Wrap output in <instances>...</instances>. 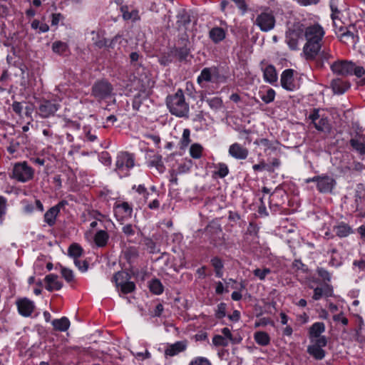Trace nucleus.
Masks as SVG:
<instances>
[{
	"label": "nucleus",
	"mask_w": 365,
	"mask_h": 365,
	"mask_svg": "<svg viewBox=\"0 0 365 365\" xmlns=\"http://www.w3.org/2000/svg\"><path fill=\"white\" fill-rule=\"evenodd\" d=\"M303 34L306 43L303 47L302 54L306 60L313 61L322 48L325 31L322 25L314 23L306 26Z\"/></svg>",
	"instance_id": "nucleus-1"
},
{
	"label": "nucleus",
	"mask_w": 365,
	"mask_h": 365,
	"mask_svg": "<svg viewBox=\"0 0 365 365\" xmlns=\"http://www.w3.org/2000/svg\"><path fill=\"white\" fill-rule=\"evenodd\" d=\"M167 106L170 112L176 116L187 117L189 112V105L185 101V96L181 89L167 98Z\"/></svg>",
	"instance_id": "nucleus-2"
},
{
	"label": "nucleus",
	"mask_w": 365,
	"mask_h": 365,
	"mask_svg": "<svg viewBox=\"0 0 365 365\" xmlns=\"http://www.w3.org/2000/svg\"><path fill=\"white\" fill-rule=\"evenodd\" d=\"M34 169L27 162H19L14 165L11 178L19 182H27L34 176Z\"/></svg>",
	"instance_id": "nucleus-3"
},
{
	"label": "nucleus",
	"mask_w": 365,
	"mask_h": 365,
	"mask_svg": "<svg viewBox=\"0 0 365 365\" xmlns=\"http://www.w3.org/2000/svg\"><path fill=\"white\" fill-rule=\"evenodd\" d=\"M135 166V155L128 152H121L116 158L115 170L120 177L129 175V171Z\"/></svg>",
	"instance_id": "nucleus-4"
},
{
	"label": "nucleus",
	"mask_w": 365,
	"mask_h": 365,
	"mask_svg": "<svg viewBox=\"0 0 365 365\" xmlns=\"http://www.w3.org/2000/svg\"><path fill=\"white\" fill-rule=\"evenodd\" d=\"M113 87L107 80H100L93 85L91 96L98 101L110 98L113 96Z\"/></svg>",
	"instance_id": "nucleus-5"
},
{
	"label": "nucleus",
	"mask_w": 365,
	"mask_h": 365,
	"mask_svg": "<svg viewBox=\"0 0 365 365\" xmlns=\"http://www.w3.org/2000/svg\"><path fill=\"white\" fill-rule=\"evenodd\" d=\"M254 24L264 32L272 30L275 26V18L273 12L269 9L261 12L256 16Z\"/></svg>",
	"instance_id": "nucleus-6"
},
{
	"label": "nucleus",
	"mask_w": 365,
	"mask_h": 365,
	"mask_svg": "<svg viewBox=\"0 0 365 365\" xmlns=\"http://www.w3.org/2000/svg\"><path fill=\"white\" fill-rule=\"evenodd\" d=\"M309 119L317 130L320 132H329L331 125L329 119L324 114H321L319 109H314L309 114Z\"/></svg>",
	"instance_id": "nucleus-7"
},
{
	"label": "nucleus",
	"mask_w": 365,
	"mask_h": 365,
	"mask_svg": "<svg viewBox=\"0 0 365 365\" xmlns=\"http://www.w3.org/2000/svg\"><path fill=\"white\" fill-rule=\"evenodd\" d=\"M60 104L55 99L40 101L38 107V114L43 118H47L55 115L59 109Z\"/></svg>",
	"instance_id": "nucleus-8"
},
{
	"label": "nucleus",
	"mask_w": 365,
	"mask_h": 365,
	"mask_svg": "<svg viewBox=\"0 0 365 365\" xmlns=\"http://www.w3.org/2000/svg\"><path fill=\"white\" fill-rule=\"evenodd\" d=\"M312 344L307 347V352L317 360H322L325 356V351L322 349L327 346V341L325 336L311 341Z\"/></svg>",
	"instance_id": "nucleus-9"
},
{
	"label": "nucleus",
	"mask_w": 365,
	"mask_h": 365,
	"mask_svg": "<svg viewBox=\"0 0 365 365\" xmlns=\"http://www.w3.org/2000/svg\"><path fill=\"white\" fill-rule=\"evenodd\" d=\"M13 111L20 118L24 115L33 120L32 113L34 110V105L26 101H14L11 104Z\"/></svg>",
	"instance_id": "nucleus-10"
},
{
	"label": "nucleus",
	"mask_w": 365,
	"mask_h": 365,
	"mask_svg": "<svg viewBox=\"0 0 365 365\" xmlns=\"http://www.w3.org/2000/svg\"><path fill=\"white\" fill-rule=\"evenodd\" d=\"M294 70L285 69L281 74V86L287 91H294L299 88L298 81L294 77Z\"/></svg>",
	"instance_id": "nucleus-11"
},
{
	"label": "nucleus",
	"mask_w": 365,
	"mask_h": 365,
	"mask_svg": "<svg viewBox=\"0 0 365 365\" xmlns=\"http://www.w3.org/2000/svg\"><path fill=\"white\" fill-rule=\"evenodd\" d=\"M113 212L117 220H123L131 217L133 206L127 202L117 201L113 205Z\"/></svg>",
	"instance_id": "nucleus-12"
},
{
	"label": "nucleus",
	"mask_w": 365,
	"mask_h": 365,
	"mask_svg": "<svg viewBox=\"0 0 365 365\" xmlns=\"http://www.w3.org/2000/svg\"><path fill=\"white\" fill-rule=\"evenodd\" d=\"M190 42L187 38H182L178 42V46L173 48L170 53L176 57L179 61H186L190 53Z\"/></svg>",
	"instance_id": "nucleus-13"
},
{
	"label": "nucleus",
	"mask_w": 365,
	"mask_h": 365,
	"mask_svg": "<svg viewBox=\"0 0 365 365\" xmlns=\"http://www.w3.org/2000/svg\"><path fill=\"white\" fill-rule=\"evenodd\" d=\"M354 68V63L348 61H338L331 65V71L341 76L352 75V69Z\"/></svg>",
	"instance_id": "nucleus-14"
},
{
	"label": "nucleus",
	"mask_w": 365,
	"mask_h": 365,
	"mask_svg": "<svg viewBox=\"0 0 365 365\" xmlns=\"http://www.w3.org/2000/svg\"><path fill=\"white\" fill-rule=\"evenodd\" d=\"M16 304L19 314L24 317H31L36 308L34 302L26 297L17 299Z\"/></svg>",
	"instance_id": "nucleus-15"
},
{
	"label": "nucleus",
	"mask_w": 365,
	"mask_h": 365,
	"mask_svg": "<svg viewBox=\"0 0 365 365\" xmlns=\"http://www.w3.org/2000/svg\"><path fill=\"white\" fill-rule=\"evenodd\" d=\"M68 204L67 201L61 200L55 206L48 209L44 215V221L50 227L56 224V217L58 215L61 209L63 208Z\"/></svg>",
	"instance_id": "nucleus-16"
},
{
	"label": "nucleus",
	"mask_w": 365,
	"mask_h": 365,
	"mask_svg": "<svg viewBox=\"0 0 365 365\" xmlns=\"http://www.w3.org/2000/svg\"><path fill=\"white\" fill-rule=\"evenodd\" d=\"M188 346L187 340L178 341L173 344H168L165 349V357H173L185 351Z\"/></svg>",
	"instance_id": "nucleus-17"
},
{
	"label": "nucleus",
	"mask_w": 365,
	"mask_h": 365,
	"mask_svg": "<svg viewBox=\"0 0 365 365\" xmlns=\"http://www.w3.org/2000/svg\"><path fill=\"white\" fill-rule=\"evenodd\" d=\"M336 185L335 180L327 175H319L317 187L319 192L327 193L331 192Z\"/></svg>",
	"instance_id": "nucleus-18"
},
{
	"label": "nucleus",
	"mask_w": 365,
	"mask_h": 365,
	"mask_svg": "<svg viewBox=\"0 0 365 365\" xmlns=\"http://www.w3.org/2000/svg\"><path fill=\"white\" fill-rule=\"evenodd\" d=\"M303 31L299 29H289L286 33V42L292 50L299 48V41L303 39Z\"/></svg>",
	"instance_id": "nucleus-19"
},
{
	"label": "nucleus",
	"mask_w": 365,
	"mask_h": 365,
	"mask_svg": "<svg viewBox=\"0 0 365 365\" xmlns=\"http://www.w3.org/2000/svg\"><path fill=\"white\" fill-rule=\"evenodd\" d=\"M228 153L236 160H245L249 155L248 149L238 143L232 144L229 148Z\"/></svg>",
	"instance_id": "nucleus-20"
},
{
	"label": "nucleus",
	"mask_w": 365,
	"mask_h": 365,
	"mask_svg": "<svg viewBox=\"0 0 365 365\" xmlns=\"http://www.w3.org/2000/svg\"><path fill=\"white\" fill-rule=\"evenodd\" d=\"M334 294V290L331 285L324 284L322 287H317L314 289L313 299L319 300L322 297H331Z\"/></svg>",
	"instance_id": "nucleus-21"
},
{
	"label": "nucleus",
	"mask_w": 365,
	"mask_h": 365,
	"mask_svg": "<svg viewBox=\"0 0 365 365\" xmlns=\"http://www.w3.org/2000/svg\"><path fill=\"white\" fill-rule=\"evenodd\" d=\"M207 83L210 82L215 84V87H217L219 83H223L225 81V78L223 75H221L219 72V70L215 68H207Z\"/></svg>",
	"instance_id": "nucleus-22"
},
{
	"label": "nucleus",
	"mask_w": 365,
	"mask_h": 365,
	"mask_svg": "<svg viewBox=\"0 0 365 365\" xmlns=\"http://www.w3.org/2000/svg\"><path fill=\"white\" fill-rule=\"evenodd\" d=\"M44 282L46 289L49 292L59 290L63 286L62 282L58 280V276L53 274L46 275Z\"/></svg>",
	"instance_id": "nucleus-23"
},
{
	"label": "nucleus",
	"mask_w": 365,
	"mask_h": 365,
	"mask_svg": "<svg viewBox=\"0 0 365 365\" xmlns=\"http://www.w3.org/2000/svg\"><path fill=\"white\" fill-rule=\"evenodd\" d=\"M331 87L335 94L341 95L350 88V83L348 81L336 78L331 81Z\"/></svg>",
	"instance_id": "nucleus-24"
},
{
	"label": "nucleus",
	"mask_w": 365,
	"mask_h": 365,
	"mask_svg": "<svg viewBox=\"0 0 365 365\" xmlns=\"http://www.w3.org/2000/svg\"><path fill=\"white\" fill-rule=\"evenodd\" d=\"M325 331V324L323 322H314L309 329V336L311 341L322 337L321 334Z\"/></svg>",
	"instance_id": "nucleus-25"
},
{
	"label": "nucleus",
	"mask_w": 365,
	"mask_h": 365,
	"mask_svg": "<svg viewBox=\"0 0 365 365\" xmlns=\"http://www.w3.org/2000/svg\"><path fill=\"white\" fill-rule=\"evenodd\" d=\"M110 236L105 230H98L93 236V242L98 247H105L108 243Z\"/></svg>",
	"instance_id": "nucleus-26"
},
{
	"label": "nucleus",
	"mask_w": 365,
	"mask_h": 365,
	"mask_svg": "<svg viewBox=\"0 0 365 365\" xmlns=\"http://www.w3.org/2000/svg\"><path fill=\"white\" fill-rule=\"evenodd\" d=\"M227 34V29L223 27H213L209 32L210 39L215 43H218L222 41Z\"/></svg>",
	"instance_id": "nucleus-27"
},
{
	"label": "nucleus",
	"mask_w": 365,
	"mask_h": 365,
	"mask_svg": "<svg viewBox=\"0 0 365 365\" xmlns=\"http://www.w3.org/2000/svg\"><path fill=\"white\" fill-rule=\"evenodd\" d=\"M263 77L264 81L273 84L277 81L278 76L274 66L268 65L263 69Z\"/></svg>",
	"instance_id": "nucleus-28"
},
{
	"label": "nucleus",
	"mask_w": 365,
	"mask_h": 365,
	"mask_svg": "<svg viewBox=\"0 0 365 365\" xmlns=\"http://www.w3.org/2000/svg\"><path fill=\"white\" fill-rule=\"evenodd\" d=\"M340 41L347 45H355L358 41L359 37L354 34L350 29H345L344 31L339 36Z\"/></svg>",
	"instance_id": "nucleus-29"
},
{
	"label": "nucleus",
	"mask_w": 365,
	"mask_h": 365,
	"mask_svg": "<svg viewBox=\"0 0 365 365\" xmlns=\"http://www.w3.org/2000/svg\"><path fill=\"white\" fill-rule=\"evenodd\" d=\"M336 235L339 237H346L353 232L351 227L344 222H339L333 228Z\"/></svg>",
	"instance_id": "nucleus-30"
},
{
	"label": "nucleus",
	"mask_w": 365,
	"mask_h": 365,
	"mask_svg": "<svg viewBox=\"0 0 365 365\" xmlns=\"http://www.w3.org/2000/svg\"><path fill=\"white\" fill-rule=\"evenodd\" d=\"M53 329L58 331H66L70 327V321L66 317L52 321Z\"/></svg>",
	"instance_id": "nucleus-31"
},
{
	"label": "nucleus",
	"mask_w": 365,
	"mask_h": 365,
	"mask_svg": "<svg viewBox=\"0 0 365 365\" xmlns=\"http://www.w3.org/2000/svg\"><path fill=\"white\" fill-rule=\"evenodd\" d=\"M120 11L123 14V18L124 20H132L135 21L140 19L139 12L137 9H133L130 11L128 6H123L120 7Z\"/></svg>",
	"instance_id": "nucleus-32"
},
{
	"label": "nucleus",
	"mask_w": 365,
	"mask_h": 365,
	"mask_svg": "<svg viewBox=\"0 0 365 365\" xmlns=\"http://www.w3.org/2000/svg\"><path fill=\"white\" fill-rule=\"evenodd\" d=\"M254 339L255 342L260 346H267L270 342V337L265 331H256L254 334Z\"/></svg>",
	"instance_id": "nucleus-33"
},
{
	"label": "nucleus",
	"mask_w": 365,
	"mask_h": 365,
	"mask_svg": "<svg viewBox=\"0 0 365 365\" xmlns=\"http://www.w3.org/2000/svg\"><path fill=\"white\" fill-rule=\"evenodd\" d=\"M213 176L215 178H223L229 173V169L225 163H220L214 166Z\"/></svg>",
	"instance_id": "nucleus-34"
},
{
	"label": "nucleus",
	"mask_w": 365,
	"mask_h": 365,
	"mask_svg": "<svg viewBox=\"0 0 365 365\" xmlns=\"http://www.w3.org/2000/svg\"><path fill=\"white\" fill-rule=\"evenodd\" d=\"M52 50L59 55H66L69 51V48L66 43L57 41L53 43Z\"/></svg>",
	"instance_id": "nucleus-35"
},
{
	"label": "nucleus",
	"mask_w": 365,
	"mask_h": 365,
	"mask_svg": "<svg viewBox=\"0 0 365 365\" xmlns=\"http://www.w3.org/2000/svg\"><path fill=\"white\" fill-rule=\"evenodd\" d=\"M276 93L274 89L269 88L265 91H259V96L263 102L268 104L274 101Z\"/></svg>",
	"instance_id": "nucleus-36"
},
{
	"label": "nucleus",
	"mask_w": 365,
	"mask_h": 365,
	"mask_svg": "<svg viewBox=\"0 0 365 365\" xmlns=\"http://www.w3.org/2000/svg\"><path fill=\"white\" fill-rule=\"evenodd\" d=\"M211 264L213 267L215 274L217 277H222L223 275L224 264L222 259L217 257H213L211 259Z\"/></svg>",
	"instance_id": "nucleus-37"
},
{
	"label": "nucleus",
	"mask_w": 365,
	"mask_h": 365,
	"mask_svg": "<svg viewBox=\"0 0 365 365\" xmlns=\"http://www.w3.org/2000/svg\"><path fill=\"white\" fill-rule=\"evenodd\" d=\"M150 291L155 294H160L163 292V286L158 279H152L149 283Z\"/></svg>",
	"instance_id": "nucleus-38"
},
{
	"label": "nucleus",
	"mask_w": 365,
	"mask_h": 365,
	"mask_svg": "<svg viewBox=\"0 0 365 365\" xmlns=\"http://www.w3.org/2000/svg\"><path fill=\"white\" fill-rule=\"evenodd\" d=\"M68 255L74 259H78L83 253V249L82 247L76 244H72L68 250Z\"/></svg>",
	"instance_id": "nucleus-39"
},
{
	"label": "nucleus",
	"mask_w": 365,
	"mask_h": 365,
	"mask_svg": "<svg viewBox=\"0 0 365 365\" xmlns=\"http://www.w3.org/2000/svg\"><path fill=\"white\" fill-rule=\"evenodd\" d=\"M149 165L155 167L157 170L160 173H163L165 170V166L162 160V156L159 155H155L153 157V158L149 161Z\"/></svg>",
	"instance_id": "nucleus-40"
},
{
	"label": "nucleus",
	"mask_w": 365,
	"mask_h": 365,
	"mask_svg": "<svg viewBox=\"0 0 365 365\" xmlns=\"http://www.w3.org/2000/svg\"><path fill=\"white\" fill-rule=\"evenodd\" d=\"M350 145L361 155H365V143L362 140L358 138H352L350 140Z\"/></svg>",
	"instance_id": "nucleus-41"
},
{
	"label": "nucleus",
	"mask_w": 365,
	"mask_h": 365,
	"mask_svg": "<svg viewBox=\"0 0 365 365\" xmlns=\"http://www.w3.org/2000/svg\"><path fill=\"white\" fill-rule=\"evenodd\" d=\"M128 280V274L124 272H118L113 276V281L117 287H120Z\"/></svg>",
	"instance_id": "nucleus-42"
},
{
	"label": "nucleus",
	"mask_w": 365,
	"mask_h": 365,
	"mask_svg": "<svg viewBox=\"0 0 365 365\" xmlns=\"http://www.w3.org/2000/svg\"><path fill=\"white\" fill-rule=\"evenodd\" d=\"M31 28L34 30L38 29V33H45L49 30V26L46 23H41L37 19H34L31 24Z\"/></svg>",
	"instance_id": "nucleus-43"
},
{
	"label": "nucleus",
	"mask_w": 365,
	"mask_h": 365,
	"mask_svg": "<svg viewBox=\"0 0 365 365\" xmlns=\"http://www.w3.org/2000/svg\"><path fill=\"white\" fill-rule=\"evenodd\" d=\"M352 75H355L357 78H360V85L365 84V69L362 66H356L354 63V68L352 69Z\"/></svg>",
	"instance_id": "nucleus-44"
},
{
	"label": "nucleus",
	"mask_w": 365,
	"mask_h": 365,
	"mask_svg": "<svg viewBox=\"0 0 365 365\" xmlns=\"http://www.w3.org/2000/svg\"><path fill=\"white\" fill-rule=\"evenodd\" d=\"M133 190H136V192L142 197L145 202L148 201L150 193L144 185H139L138 186L134 185L133 187Z\"/></svg>",
	"instance_id": "nucleus-45"
},
{
	"label": "nucleus",
	"mask_w": 365,
	"mask_h": 365,
	"mask_svg": "<svg viewBox=\"0 0 365 365\" xmlns=\"http://www.w3.org/2000/svg\"><path fill=\"white\" fill-rule=\"evenodd\" d=\"M202 150L203 148L202 145L194 143L190 148V153L193 158H200L202 155Z\"/></svg>",
	"instance_id": "nucleus-46"
},
{
	"label": "nucleus",
	"mask_w": 365,
	"mask_h": 365,
	"mask_svg": "<svg viewBox=\"0 0 365 365\" xmlns=\"http://www.w3.org/2000/svg\"><path fill=\"white\" fill-rule=\"evenodd\" d=\"M137 227L133 224H126L122 227V232L126 237H130L135 235Z\"/></svg>",
	"instance_id": "nucleus-47"
},
{
	"label": "nucleus",
	"mask_w": 365,
	"mask_h": 365,
	"mask_svg": "<svg viewBox=\"0 0 365 365\" xmlns=\"http://www.w3.org/2000/svg\"><path fill=\"white\" fill-rule=\"evenodd\" d=\"M190 131L189 129L185 128L183 130L182 136L180 143V147L181 149H184L188 146L190 143Z\"/></svg>",
	"instance_id": "nucleus-48"
},
{
	"label": "nucleus",
	"mask_w": 365,
	"mask_h": 365,
	"mask_svg": "<svg viewBox=\"0 0 365 365\" xmlns=\"http://www.w3.org/2000/svg\"><path fill=\"white\" fill-rule=\"evenodd\" d=\"M118 288L120 289V292L124 294H129L133 292L135 289V284L133 282L127 281Z\"/></svg>",
	"instance_id": "nucleus-49"
},
{
	"label": "nucleus",
	"mask_w": 365,
	"mask_h": 365,
	"mask_svg": "<svg viewBox=\"0 0 365 365\" xmlns=\"http://www.w3.org/2000/svg\"><path fill=\"white\" fill-rule=\"evenodd\" d=\"M226 309L227 305L225 303H220L215 311V317L219 319L224 318L226 316Z\"/></svg>",
	"instance_id": "nucleus-50"
},
{
	"label": "nucleus",
	"mask_w": 365,
	"mask_h": 365,
	"mask_svg": "<svg viewBox=\"0 0 365 365\" xmlns=\"http://www.w3.org/2000/svg\"><path fill=\"white\" fill-rule=\"evenodd\" d=\"M271 273V269L269 268L264 269H255L253 271L254 275L257 277L259 279L263 281L265 279L266 277Z\"/></svg>",
	"instance_id": "nucleus-51"
},
{
	"label": "nucleus",
	"mask_w": 365,
	"mask_h": 365,
	"mask_svg": "<svg viewBox=\"0 0 365 365\" xmlns=\"http://www.w3.org/2000/svg\"><path fill=\"white\" fill-rule=\"evenodd\" d=\"M125 256L129 262H131L138 257V250L135 247H130L125 251Z\"/></svg>",
	"instance_id": "nucleus-52"
},
{
	"label": "nucleus",
	"mask_w": 365,
	"mask_h": 365,
	"mask_svg": "<svg viewBox=\"0 0 365 365\" xmlns=\"http://www.w3.org/2000/svg\"><path fill=\"white\" fill-rule=\"evenodd\" d=\"M61 274L67 282H73L74 281V274L71 269L61 267Z\"/></svg>",
	"instance_id": "nucleus-53"
},
{
	"label": "nucleus",
	"mask_w": 365,
	"mask_h": 365,
	"mask_svg": "<svg viewBox=\"0 0 365 365\" xmlns=\"http://www.w3.org/2000/svg\"><path fill=\"white\" fill-rule=\"evenodd\" d=\"M229 341L222 335H215L212 339V343L215 346H227Z\"/></svg>",
	"instance_id": "nucleus-54"
},
{
	"label": "nucleus",
	"mask_w": 365,
	"mask_h": 365,
	"mask_svg": "<svg viewBox=\"0 0 365 365\" xmlns=\"http://www.w3.org/2000/svg\"><path fill=\"white\" fill-rule=\"evenodd\" d=\"M330 8L331 10V17L335 24V21L338 19L340 11L338 10L336 3L334 0L330 1Z\"/></svg>",
	"instance_id": "nucleus-55"
},
{
	"label": "nucleus",
	"mask_w": 365,
	"mask_h": 365,
	"mask_svg": "<svg viewBox=\"0 0 365 365\" xmlns=\"http://www.w3.org/2000/svg\"><path fill=\"white\" fill-rule=\"evenodd\" d=\"M209 106L211 108L218 109L222 106V101L221 98L215 97L209 100Z\"/></svg>",
	"instance_id": "nucleus-56"
},
{
	"label": "nucleus",
	"mask_w": 365,
	"mask_h": 365,
	"mask_svg": "<svg viewBox=\"0 0 365 365\" xmlns=\"http://www.w3.org/2000/svg\"><path fill=\"white\" fill-rule=\"evenodd\" d=\"M6 199L3 196H0V220H3V217L6 214Z\"/></svg>",
	"instance_id": "nucleus-57"
},
{
	"label": "nucleus",
	"mask_w": 365,
	"mask_h": 365,
	"mask_svg": "<svg viewBox=\"0 0 365 365\" xmlns=\"http://www.w3.org/2000/svg\"><path fill=\"white\" fill-rule=\"evenodd\" d=\"M144 244L150 252L154 253L156 252V243L150 238H146L144 240Z\"/></svg>",
	"instance_id": "nucleus-58"
},
{
	"label": "nucleus",
	"mask_w": 365,
	"mask_h": 365,
	"mask_svg": "<svg viewBox=\"0 0 365 365\" xmlns=\"http://www.w3.org/2000/svg\"><path fill=\"white\" fill-rule=\"evenodd\" d=\"M74 263H75L76 266L81 272H85L88 269V264L86 260H81L79 259H76L74 260Z\"/></svg>",
	"instance_id": "nucleus-59"
},
{
	"label": "nucleus",
	"mask_w": 365,
	"mask_h": 365,
	"mask_svg": "<svg viewBox=\"0 0 365 365\" xmlns=\"http://www.w3.org/2000/svg\"><path fill=\"white\" fill-rule=\"evenodd\" d=\"M64 19V16L60 13L52 14L51 26H58L60 21Z\"/></svg>",
	"instance_id": "nucleus-60"
},
{
	"label": "nucleus",
	"mask_w": 365,
	"mask_h": 365,
	"mask_svg": "<svg viewBox=\"0 0 365 365\" xmlns=\"http://www.w3.org/2000/svg\"><path fill=\"white\" fill-rule=\"evenodd\" d=\"M317 273L319 276L322 278L324 281L329 282L331 280V274L329 272L324 268H318Z\"/></svg>",
	"instance_id": "nucleus-61"
},
{
	"label": "nucleus",
	"mask_w": 365,
	"mask_h": 365,
	"mask_svg": "<svg viewBox=\"0 0 365 365\" xmlns=\"http://www.w3.org/2000/svg\"><path fill=\"white\" fill-rule=\"evenodd\" d=\"M267 165L265 163L264 160H262L259 161V163L258 164H255L252 166V169L254 170V171L255 172H257V171H262L264 170H268V168H267Z\"/></svg>",
	"instance_id": "nucleus-62"
},
{
	"label": "nucleus",
	"mask_w": 365,
	"mask_h": 365,
	"mask_svg": "<svg viewBox=\"0 0 365 365\" xmlns=\"http://www.w3.org/2000/svg\"><path fill=\"white\" fill-rule=\"evenodd\" d=\"M333 319L335 322H341L344 326L347 325L349 322L348 319L346 317H344L343 313L334 315L333 317Z\"/></svg>",
	"instance_id": "nucleus-63"
},
{
	"label": "nucleus",
	"mask_w": 365,
	"mask_h": 365,
	"mask_svg": "<svg viewBox=\"0 0 365 365\" xmlns=\"http://www.w3.org/2000/svg\"><path fill=\"white\" fill-rule=\"evenodd\" d=\"M189 365H205V359L204 357H195L190 362Z\"/></svg>",
	"instance_id": "nucleus-64"
}]
</instances>
